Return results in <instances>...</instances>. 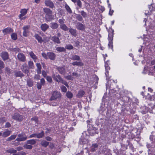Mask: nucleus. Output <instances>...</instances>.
<instances>
[{
	"label": "nucleus",
	"mask_w": 155,
	"mask_h": 155,
	"mask_svg": "<svg viewBox=\"0 0 155 155\" xmlns=\"http://www.w3.org/2000/svg\"><path fill=\"white\" fill-rule=\"evenodd\" d=\"M113 35L112 33H109L108 35V39L109 41L108 46L109 48H111L113 51Z\"/></svg>",
	"instance_id": "nucleus-1"
},
{
	"label": "nucleus",
	"mask_w": 155,
	"mask_h": 155,
	"mask_svg": "<svg viewBox=\"0 0 155 155\" xmlns=\"http://www.w3.org/2000/svg\"><path fill=\"white\" fill-rule=\"evenodd\" d=\"M27 139V137L25 134H21L18 135V137L15 140L17 141H21L25 140Z\"/></svg>",
	"instance_id": "nucleus-2"
},
{
	"label": "nucleus",
	"mask_w": 155,
	"mask_h": 155,
	"mask_svg": "<svg viewBox=\"0 0 155 155\" xmlns=\"http://www.w3.org/2000/svg\"><path fill=\"white\" fill-rule=\"evenodd\" d=\"M12 118L13 119L18 121H21L23 119L22 116L18 113H15L13 115Z\"/></svg>",
	"instance_id": "nucleus-3"
},
{
	"label": "nucleus",
	"mask_w": 155,
	"mask_h": 155,
	"mask_svg": "<svg viewBox=\"0 0 155 155\" xmlns=\"http://www.w3.org/2000/svg\"><path fill=\"white\" fill-rule=\"evenodd\" d=\"M60 97L61 94L60 92L56 91H54L53 92L50 100L51 101L55 100Z\"/></svg>",
	"instance_id": "nucleus-4"
},
{
	"label": "nucleus",
	"mask_w": 155,
	"mask_h": 155,
	"mask_svg": "<svg viewBox=\"0 0 155 155\" xmlns=\"http://www.w3.org/2000/svg\"><path fill=\"white\" fill-rule=\"evenodd\" d=\"M30 26L29 25H26L24 26L23 28V35L25 37H27L29 33V28Z\"/></svg>",
	"instance_id": "nucleus-5"
},
{
	"label": "nucleus",
	"mask_w": 155,
	"mask_h": 155,
	"mask_svg": "<svg viewBox=\"0 0 155 155\" xmlns=\"http://www.w3.org/2000/svg\"><path fill=\"white\" fill-rule=\"evenodd\" d=\"M17 58L19 61L25 62L26 61V58L25 55L21 53H19L18 54Z\"/></svg>",
	"instance_id": "nucleus-6"
},
{
	"label": "nucleus",
	"mask_w": 155,
	"mask_h": 155,
	"mask_svg": "<svg viewBox=\"0 0 155 155\" xmlns=\"http://www.w3.org/2000/svg\"><path fill=\"white\" fill-rule=\"evenodd\" d=\"M21 69L22 71L25 74H28L29 72V69L26 64H24L22 65Z\"/></svg>",
	"instance_id": "nucleus-7"
},
{
	"label": "nucleus",
	"mask_w": 155,
	"mask_h": 155,
	"mask_svg": "<svg viewBox=\"0 0 155 155\" xmlns=\"http://www.w3.org/2000/svg\"><path fill=\"white\" fill-rule=\"evenodd\" d=\"M45 3L46 6L49 7L51 8L54 7V5L53 3L51 0H45Z\"/></svg>",
	"instance_id": "nucleus-8"
},
{
	"label": "nucleus",
	"mask_w": 155,
	"mask_h": 155,
	"mask_svg": "<svg viewBox=\"0 0 155 155\" xmlns=\"http://www.w3.org/2000/svg\"><path fill=\"white\" fill-rule=\"evenodd\" d=\"M13 31V29L10 27H8L5 28L2 31V32L4 35H6V34H9Z\"/></svg>",
	"instance_id": "nucleus-9"
},
{
	"label": "nucleus",
	"mask_w": 155,
	"mask_h": 155,
	"mask_svg": "<svg viewBox=\"0 0 155 155\" xmlns=\"http://www.w3.org/2000/svg\"><path fill=\"white\" fill-rule=\"evenodd\" d=\"M76 27L78 29L82 31L85 29L84 25L79 22L76 23Z\"/></svg>",
	"instance_id": "nucleus-10"
},
{
	"label": "nucleus",
	"mask_w": 155,
	"mask_h": 155,
	"mask_svg": "<svg viewBox=\"0 0 155 155\" xmlns=\"http://www.w3.org/2000/svg\"><path fill=\"white\" fill-rule=\"evenodd\" d=\"M1 56L4 61H5L8 58V54L7 52H2L1 53Z\"/></svg>",
	"instance_id": "nucleus-11"
},
{
	"label": "nucleus",
	"mask_w": 155,
	"mask_h": 155,
	"mask_svg": "<svg viewBox=\"0 0 155 155\" xmlns=\"http://www.w3.org/2000/svg\"><path fill=\"white\" fill-rule=\"evenodd\" d=\"M48 59L52 60H54L56 56L55 54L52 52H48L47 53Z\"/></svg>",
	"instance_id": "nucleus-12"
},
{
	"label": "nucleus",
	"mask_w": 155,
	"mask_h": 155,
	"mask_svg": "<svg viewBox=\"0 0 155 155\" xmlns=\"http://www.w3.org/2000/svg\"><path fill=\"white\" fill-rule=\"evenodd\" d=\"M28 10L25 8L21 9L20 11L21 14L19 15L18 17H23L27 13Z\"/></svg>",
	"instance_id": "nucleus-13"
},
{
	"label": "nucleus",
	"mask_w": 155,
	"mask_h": 155,
	"mask_svg": "<svg viewBox=\"0 0 155 155\" xmlns=\"http://www.w3.org/2000/svg\"><path fill=\"white\" fill-rule=\"evenodd\" d=\"M69 32L73 36L76 37L77 35V30L72 28H70L68 29Z\"/></svg>",
	"instance_id": "nucleus-14"
},
{
	"label": "nucleus",
	"mask_w": 155,
	"mask_h": 155,
	"mask_svg": "<svg viewBox=\"0 0 155 155\" xmlns=\"http://www.w3.org/2000/svg\"><path fill=\"white\" fill-rule=\"evenodd\" d=\"M41 30L45 31L49 28V25L46 23L42 24L40 26Z\"/></svg>",
	"instance_id": "nucleus-15"
},
{
	"label": "nucleus",
	"mask_w": 155,
	"mask_h": 155,
	"mask_svg": "<svg viewBox=\"0 0 155 155\" xmlns=\"http://www.w3.org/2000/svg\"><path fill=\"white\" fill-rule=\"evenodd\" d=\"M49 143V142L46 141L45 140H42L41 142V145L43 147H46L48 146Z\"/></svg>",
	"instance_id": "nucleus-16"
},
{
	"label": "nucleus",
	"mask_w": 155,
	"mask_h": 155,
	"mask_svg": "<svg viewBox=\"0 0 155 155\" xmlns=\"http://www.w3.org/2000/svg\"><path fill=\"white\" fill-rule=\"evenodd\" d=\"M50 27L52 29H56L58 27V24L54 22H52L50 24Z\"/></svg>",
	"instance_id": "nucleus-17"
},
{
	"label": "nucleus",
	"mask_w": 155,
	"mask_h": 155,
	"mask_svg": "<svg viewBox=\"0 0 155 155\" xmlns=\"http://www.w3.org/2000/svg\"><path fill=\"white\" fill-rule=\"evenodd\" d=\"M98 145L97 143H93L91 147V152L95 151L98 148Z\"/></svg>",
	"instance_id": "nucleus-18"
},
{
	"label": "nucleus",
	"mask_w": 155,
	"mask_h": 155,
	"mask_svg": "<svg viewBox=\"0 0 155 155\" xmlns=\"http://www.w3.org/2000/svg\"><path fill=\"white\" fill-rule=\"evenodd\" d=\"M29 55L31 58L33 59L34 61L36 62L38 59L37 56L35 54L33 51L30 52L29 53Z\"/></svg>",
	"instance_id": "nucleus-19"
},
{
	"label": "nucleus",
	"mask_w": 155,
	"mask_h": 155,
	"mask_svg": "<svg viewBox=\"0 0 155 155\" xmlns=\"http://www.w3.org/2000/svg\"><path fill=\"white\" fill-rule=\"evenodd\" d=\"M34 37L36 39L38 40V42L39 43H41L43 42V40L41 37H40L38 34H35L34 35Z\"/></svg>",
	"instance_id": "nucleus-20"
},
{
	"label": "nucleus",
	"mask_w": 155,
	"mask_h": 155,
	"mask_svg": "<svg viewBox=\"0 0 155 155\" xmlns=\"http://www.w3.org/2000/svg\"><path fill=\"white\" fill-rule=\"evenodd\" d=\"M6 152L10 154L15 153L17 152V150L13 148H9L6 150Z\"/></svg>",
	"instance_id": "nucleus-21"
},
{
	"label": "nucleus",
	"mask_w": 155,
	"mask_h": 155,
	"mask_svg": "<svg viewBox=\"0 0 155 155\" xmlns=\"http://www.w3.org/2000/svg\"><path fill=\"white\" fill-rule=\"evenodd\" d=\"M84 94L85 92L84 91L82 90H80L78 91L76 95L77 97L78 98L81 97Z\"/></svg>",
	"instance_id": "nucleus-22"
},
{
	"label": "nucleus",
	"mask_w": 155,
	"mask_h": 155,
	"mask_svg": "<svg viewBox=\"0 0 155 155\" xmlns=\"http://www.w3.org/2000/svg\"><path fill=\"white\" fill-rule=\"evenodd\" d=\"M147 147L149 148V150H150V148L155 147V142L154 141H152L151 144L147 143Z\"/></svg>",
	"instance_id": "nucleus-23"
},
{
	"label": "nucleus",
	"mask_w": 155,
	"mask_h": 155,
	"mask_svg": "<svg viewBox=\"0 0 155 155\" xmlns=\"http://www.w3.org/2000/svg\"><path fill=\"white\" fill-rule=\"evenodd\" d=\"M51 40L54 42H55L57 44H60L61 42L59 38L56 36H54L52 37Z\"/></svg>",
	"instance_id": "nucleus-24"
},
{
	"label": "nucleus",
	"mask_w": 155,
	"mask_h": 155,
	"mask_svg": "<svg viewBox=\"0 0 155 155\" xmlns=\"http://www.w3.org/2000/svg\"><path fill=\"white\" fill-rule=\"evenodd\" d=\"M55 49L57 51L60 52H65L66 50V49L63 47H57Z\"/></svg>",
	"instance_id": "nucleus-25"
},
{
	"label": "nucleus",
	"mask_w": 155,
	"mask_h": 155,
	"mask_svg": "<svg viewBox=\"0 0 155 155\" xmlns=\"http://www.w3.org/2000/svg\"><path fill=\"white\" fill-rule=\"evenodd\" d=\"M11 132V131L9 130H6L2 133V136L4 137H6L10 134Z\"/></svg>",
	"instance_id": "nucleus-26"
},
{
	"label": "nucleus",
	"mask_w": 155,
	"mask_h": 155,
	"mask_svg": "<svg viewBox=\"0 0 155 155\" xmlns=\"http://www.w3.org/2000/svg\"><path fill=\"white\" fill-rule=\"evenodd\" d=\"M53 78L55 81L58 82H60V81L62 79L61 76L58 74L56 75V76H54L53 77Z\"/></svg>",
	"instance_id": "nucleus-27"
},
{
	"label": "nucleus",
	"mask_w": 155,
	"mask_h": 155,
	"mask_svg": "<svg viewBox=\"0 0 155 155\" xmlns=\"http://www.w3.org/2000/svg\"><path fill=\"white\" fill-rule=\"evenodd\" d=\"M58 71L60 74H65V70L64 68L62 67H58Z\"/></svg>",
	"instance_id": "nucleus-28"
},
{
	"label": "nucleus",
	"mask_w": 155,
	"mask_h": 155,
	"mask_svg": "<svg viewBox=\"0 0 155 155\" xmlns=\"http://www.w3.org/2000/svg\"><path fill=\"white\" fill-rule=\"evenodd\" d=\"M15 75L16 77H22L24 76V74L21 71H18L15 73Z\"/></svg>",
	"instance_id": "nucleus-29"
},
{
	"label": "nucleus",
	"mask_w": 155,
	"mask_h": 155,
	"mask_svg": "<svg viewBox=\"0 0 155 155\" xmlns=\"http://www.w3.org/2000/svg\"><path fill=\"white\" fill-rule=\"evenodd\" d=\"M36 134V137L37 138H41L44 137L45 134L44 131H42L41 132Z\"/></svg>",
	"instance_id": "nucleus-30"
},
{
	"label": "nucleus",
	"mask_w": 155,
	"mask_h": 155,
	"mask_svg": "<svg viewBox=\"0 0 155 155\" xmlns=\"http://www.w3.org/2000/svg\"><path fill=\"white\" fill-rule=\"evenodd\" d=\"M43 11L45 13H46V15L52 14V11L48 8H44L43 9Z\"/></svg>",
	"instance_id": "nucleus-31"
},
{
	"label": "nucleus",
	"mask_w": 155,
	"mask_h": 155,
	"mask_svg": "<svg viewBox=\"0 0 155 155\" xmlns=\"http://www.w3.org/2000/svg\"><path fill=\"white\" fill-rule=\"evenodd\" d=\"M60 28L64 31H67L68 30V28L64 24L62 25H60Z\"/></svg>",
	"instance_id": "nucleus-32"
},
{
	"label": "nucleus",
	"mask_w": 155,
	"mask_h": 155,
	"mask_svg": "<svg viewBox=\"0 0 155 155\" xmlns=\"http://www.w3.org/2000/svg\"><path fill=\"white\" fill-rule=\"evenodd\" d=\"M36 66L37 68V72L38 74H40L41 72V67L40 63H37Z\"/></svg>",
	"instance_id": "nucleus-33"
},
{
	"label": "nucleus",
	"mask_w": 155,
	"mask_h": 155,
	"mask_svg": "<svg viewBox=\"0 0 155 155\" xmlns=\"http://www.w3.org/2000/svg\"><path fill=\"white\" fill-rule=\"evenodd\" d=\"M36 143V141L35 139H31L27 141V143L28 144L34 145Z\"/></svg>",
	"instance_id": "nucleus-34"
},
{
	"label": "nucleus",
	"mask_w": 155,
	"mask_h": 155,
	"mask_svg": "<svg viewBox=\"0 0 155 155\" xmlns=\"http://www.w3.org/2000/svg\"><path fill=\"white\" fill-rule=\"evenodd\" d=\"M45 18L46 20L47 21H49L52 20L51 14L46 15Z\"/></svg>",
	"instance_id": "nucleus-35"
},
{
	"label": "nucleus",
	"mask_w": 155,
	"mask_h": 155,
	"mask_svg": "<svg viewBox=\"0 0 155 155\" xmlns=\"http://www.w3.org/2000/svg\"><path fill=\"white\" fill-rule=\"evenodd\" d=\"M147 72H148V74L149 75H153V73L152 72H151L150 71L146 70V67H145L144 68L143 71L142 73L143 74H146L147 73Z\"/></svg>",
	"instance_id": "nucleus-36"
},
{
	"label": "nucleus",
	"mask_w": 155,
	"mask_h": 155,
	"mask_svg": "<svg viewBox=\"0 0 155 155\" xmlns=\"http://www.w3.org/2000/svg\"><path fill=\"white\" fill-rule=\"evenodd\" d=\"M66 95L68 98L69 99L72 98L73 96L72 93L69 91H68L67 92Z\"/></svg>",
	"instance_id": "nucleus-37"
},
{
	"label": "nucleus",
	"mask_w": 155,
	"mask_h": 155,
	"mask_svg": "<svg viewBox=\"0 0 155 155\" xmlns=\"http://www.w3.org/2000/svg\"><path fill=\"white\" fill-rule=\"evenodd\" d=\"M71 59L74 60H79L80 58L78 55H73L72 56Z\"/></svg>",
	"instance_id": "nucleus-38"
},
{
	"label": "nucleus",
	"mask_w": 155,
	"mask_h": 155,
	"mask_svg": "<svg viewBox=\"0 0 155 155\" xmlns=\"http://www.w3.org/2000/svg\"><path fill=\"white\" fill-rule=\"evenodd\" d=\"M65 8L68 13H72L71 10L69 6L67 4H66L65 5Z\"/></svg>",
	"instance_id": "nucleus-39"
},
{
	"label": "nucleus",
	"mask_w": 155,
	"mask_h": 155,
	"mask_svg": "<svg viewBox=\"0 0 155 155\" xmlns=\"http://www.w3.org/2000/svg\"><path fill=\"white\" fill-rule=\"evenodd\" d=\"M72 64L74 66L77 65L81 66L83 65V64L81 62L74 61L72 63Z\"/></svg>",
	"instance_id": "nucleus-40"
},
{
	"label": "nucleus",
	"mask_w": 155,
	"mask_h": 155,
	"mask_svg": "<svg viewBox=\"0 0 155 155\" xmlns=\"http://www.w3.org/2000/svg\"><path fill=\"white\" fill-rule=\"evenodd\" d=\"M28 65L30 68L34 69V65L32 61H28Z\"/></svg>",
	"instance_id": "nucleus-41"
},
{
	"label": "nucleus",
	"mask_w": 155,
	"mask_h": 155,
	"mask_svg": "<svg viewBox=\"0 0 155 155\" xmlns=\"http://www.w3.org/2000/svg\"><path fill=\"white\" fill-rule=\"evenodd\" d=\"M27 85L28 86L31 87L33 85V82L32 80L31 79H28L27 81Z\"/></svg>",
	"instance_id": "nucleus-42"
},
{
	"label": "nucleus",
	"mask_w": 155,
	"mask_h": 155,
	"mask_svg": "<svg viewBox=\"0 0 155 155\" xmlns=\"http://www.w3.org/2000/svg\"><path fill=\"white\" fill-rule=\"evenodd\" d=\"M12 39L14 40H15L17 39V36L16 33H12L11 35Z\"/></svg>",
	"instance_id": "nucleus-43"
},
{
	"label": "nucleus",
	"mask_w": 155,
	"mask_h": 155,
	"mask_svg": "<svg viewBox=\"0 0 155 155\" xmlns=\"http://www.w3.org/2000/svg\"><path fill=\"white\" fill-rule=\"evenodd\" d=\"M16 135H11L10 137H8L7 140V141H11L12 140H14L15 139L16 137Z\"/></svg>",
	"instance_id": "nucleus-44"
},
{
	"label": "nucleus",
	"mask_w": 155,
	"mask_h": 155,
	"mask_svg": "<svg viewBox=\"0 0 155 155\" xmlns=\"http://www.w3.org/2000/svg\"><path fill=\"white\" fill-rule=\"evenodd\" d=\"M65 48L68 50H71L73 49V47L72 45L69 44L66 45Z\"/></svg>",
	"instance_id": "nucleus-45"
},
{
	"label": "nucleus",
	"mask_w": 155,
	"mask_h": 155,
	"mask_svg": "<svg viewBox=\"0 0 155 155\" xmlns=\"http://www.w3.org/2000/svg\"><path fill=\"white\" fill-rule=\"evenodd\" d=\"M24 147L28 149H31L32 148V146L30 145L25 144L24 146Z\"/></svg>",
	"instance_id": "nucleus-46"
},
{
	"label": "nucleus",
	"mask_w": 155,
	"mask_h": 155,
	"mask_svg": "<svg viewBox=\"0 0 155 155\" xmlns=\"http://www.w3.org/2000/svg\"><path fill=\"white\" fill-rule=\"evenodd\" d=\"M77 19L80 21H81L83 20L82 16L79 14H77L76 16Z\"/></svg>",
	"instance_id": "nucleus-47"
},
{
	"label": "nucleus",
	"mask_w": 155,
	"mask_h": 155,
	"mask_svg": "<svg viewBox=\"0 0 155 155\" xmlns=\"http://www.w3.org/2000/svg\"><path fill=\"white\" fill-rule=\"evenodd\" d=\"M65 77L68 80H72L73 79V77L71 75H69L67 76H65Z\"/></svg>",
	"instance_id": "nucleus-48"
},
{
	"label": "nucleus",
	"mask_w": 155,
	"mask_h": 155,
	"mask_svg": "<svg viewBox=\"0 0 155 155\" xmlns=\"http://www.w3.org/2000/svg\"><path fill=\"white\" fill-rule=\"evenodd\" d=\"M60 82L62 83L63 84L65 85L67 87H68L69 85L68 84L67 82L63 80L62 79L61 81H60Z\"/></svg>",
	"instance_id": "nucleus-49"
},
{
	"label": "nucleus",
	"mask_w": 155,
	"mask_h": 155,
	"mask_svg": "<svg viewBox=\"0 0 155 155\" xmlns=\"http://www.w3.org/2000/svg\"><path fill=\"white\" fill-rule=\"evenodd\" d=\"M77 5L79 6V8H81L82 7V4L80 0H78L77 1Z\"/></svg>",
	"instance_id": "nucleus-50"
},
{
	"label": "nucleus",
	"mask_w": 155,
	"mask_h": 155,
	"mask_svg": "<svg viewBox=\"0 0 155 155\" xmlns=\"http://www.w3.org/2000/svg\"><path fill=\"white\" fill-rule=\"evenodd\" d=\"M5 67V64L4 62L0 60V68L1 69Z\"/></svg>",
	"instance_id": "nucleus-51"
},
{
	"label": "nucleus",
	"mask_w": 155,
	"mask_h": 155,
	"mask_svg": "<svg viewBox=\"0 0 155 155\" xmlns=\"http://www.w3.org/2000/svg\"><path fill=\"white\" fill-rule=\"evenodd\" d=\"M81 15L83 16L84 18H85L87 16V13L85 12L84 11H82L81 12Z\"/></svg>",
	"instance_id": "nucleus-52"
},
{
	"label": "nucleus",
	"mask_w": 155,
	"mask_h": 155,
	"mask_svg": "<svg viewBox=\"0 0 155 155\" xmlns=\"http://www.w3.org/2000/svg\"><path fill=\"white\" fill-rule=\"evenodd\" d=\"M42 55L43 57H44L45 59H48V56L47 55V53L46 54L45 53H42Z\"/></svg>",
	"instance_id": "nucleus-53"
},
{
	"label": "nucleus",
	"mask_w": 155,
	"mask_h": 155,
	"mask_svg": "<svg viewBox=\"0 0 155 155\" xmlns=\"http://www.w3.org/2000/svg\"><path fill=\"white\" fill-rule=\"evenodd\" d=\"M61 88L63 92H65L67 91V88L66 87L64 86H61Z\"/></svg>",
	"instance_id": "nucleus-54"
},
{
	"label": "nucleus",
	"mask_w": 155,
	"mask_h": 155,
	"mask_svg": "<svg viewBox=\"0 0 155 155\" xmlns=\"http://www.w3.org/2000/svg\"><path fill=\"white\" fill-rule=\"evenodd\" d=\"M42 84L39 82H38L37 83V87L38 89H40L41 88Z\"/></svg>",
	"instance_id": "nucleus-55"
},
{
	"label": "nucleus",
	"mask_w": 155,
	"mask_h": 155,
	"mask_svg": "<svg viewBox=\"0 0 155 155\" xmlns=\"http://www.w3.org/2000/svg\"><path fill=\"white\" fill-rule=\"evenodd\" d=\"M150 139L151 141H154L155 142V136L153 135H150Z\"/></svg>",
	"instance_id": "nucleus-56"
},
{
	"label": "nucleus",
	"mask_w": 155,
	"mask_h": 155,
	"mask_svg": "<svg viewBox=\"0 0 155 155\" xmlns=\"http://www.w3.org/2000/svg\"><path fill=\"white\" fill-rule=\"evenodd\" d=\"M5 70L8 74H9L10 73V69L9 68L6 67L5 68Z\"/></svg>",
	"instance_id": "nucleus-57"
},
{
	"label": "nucleus",
	"mask_w": 155,
	"mask_h": 155,
	"mask_svg": "<svg viewBox=\"0 0 155 155\" xmlns=\"http://www.w3.org/2000/svg\"><path fill=\"white\" fill-rule=\"evenodd\" d=\"M12 51L17 52H19L20 51V50L18 48H12Z\"/></svg>",
	"instance_id": "nucleus-58"
},
{
	"label": "nucleus",
	"mask_w": 155,
	"mask_h": 155,
	"mask_svg": "<svg viewBox=\"0 0 155 155\" xmlns=\"http://www.w3.org/2000/svg\"><path fill=\"white\" fill-rule=\"evenodd\" d=\"M46 79L47 81L49 82H51L52 81L51 78L49 76H47V77Z\"/></svg>",
	"instance_id": "nucleus-59"
},
{
	"label": "nucleus",
	"mask_w": 155,
	"mask_h": 155,
	"mask_svg": "<svg viewBox=\"0 0 155 155\" xmlns=\"http://www.w3.org/2000/svg\"><path fill=\"white\" fill-rule=\"evenodd\" d=\"M89 133L91 135H94L96 133V132L95 131L91 130H90Z\"/></svg>",
	"instance_id": "nucleus-60"
},
{
	"label": "nucleus",
	"mask_w": 155,
	"mask_h": 155,
	"mask_svg": "<svg viewBox=\"0 0 155 155\" xmlns=\"http://www.w3.org/2000/svg\"><path fill=\"white\" fill-rule=\"evenodd\" d=\"M64 20L63 19H59L58 22L60 24V25H62L64 24Z\"/></svg>",
	"instance_id": "nucleus-61"
},
{
	"label": "nucleus",
	"mask_w": 155,
	"mask_h": 155,
	"mask_svg": "<svg viewBox=\"0 0 155 155\" xmlns=\"http://www.w3.org/2000/svg\"><path fill=\"white\" fill-rule=\"evenodd\" d=\"M36 137V134H33L30 135L28 137L29 138H31L32 137Z\"/></svg>",
	"instance_id": "nucleus-62"
},
{
	"label": "nucleus",
	"mask_w": 155,
	"mask_h": 155,
	"mask_svg": "<svg viewBox=\"0 0 155 155\" xmlns=\"http://www.w3.org/2000/svg\"><path fill=\"white\" fill-rule=\"evenodd\" d=\"M5 128H9L11 127V125L10 124L9 122H7L5 125Z\"/></svg>",
	"instance_id": "nucleus-63"
},
{
	"label": "nucleus",
	"mask_w": 155,
	"mask_h": 155,
	"mask_svg": "<svg viewBox=\"0 0 155 155\" xmlns=\"http://www.w3.org/2000/svg\"><path fill=\"white\" fill-rule=\"evenodd\" d=\"M45 139L48 141H51L52 140V138L49 136H47L45 138Z\"/></svg>",
	"instance_id": "nucleus-64"
}]
</instances>
